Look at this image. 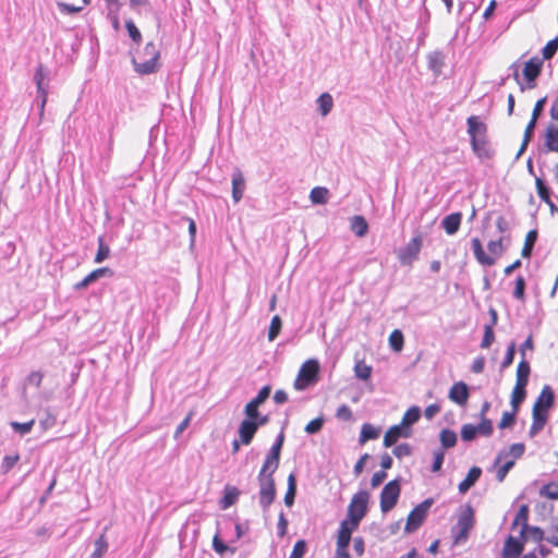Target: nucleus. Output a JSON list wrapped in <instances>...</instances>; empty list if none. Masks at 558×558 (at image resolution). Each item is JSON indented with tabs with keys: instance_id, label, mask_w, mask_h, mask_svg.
<instances>
[{
	"instance_id": "obj_1",
	"label": "nucleus",
	"mask_w": 558,
	"mask_h": 558,
	"mask_svg": "<svg viewBox=\"0 0 558 558\" xmlns=\"http://www.w3.org/2000/svg\"><path fill=\"white\" fill-rule=\"evenodd\" d=\"M466 125L473 153L478 158H490L492 151L488 147L487 125L477 116L469 117Z\"/></svg>"
},
{
	"instance_id": "obj_2",
	"label": "nucleus",
	"mask_w": 558,
	"mask_h": 558,
	"mask_svg": "<svg viewBox=\"0 0 558 558\" xmlns=\"http://www.w3.org/2000/svg\"><path fill=\"white\" fill-rule=\"evenodd\" d=\"M160 51L157 46L149 41L145 45L137 60H133L135 70L141 74H150L159 69Z\"/></svg>"
},
{
	"instance_id": "obj_3",
	"label": "nucleus",
	"mask_w": 558,
	"mask_h": 558,
	"mask_svg": "<svg viewBox=\"0 0 558 558\" xmlns=\"http://www.w3.org/2000/svg\"><path fill=\"white\" fill-rule=\"evenodd\" d=\"M318 361L313 359L305 361L293 381L294 389L301 391L315 384L318 380Z\"/></svg>"
},
{
	"instance_id": "obj_4",
	"label": "nucleus",
	"mask_w": 558,
	"mask_h": 558,
	"mask_svg": "<svg viewBox=\"0 0 558 558\" xmlns=\"http://www.w3.org/2000/svg\"><path fill=\"white\" fill-rule=\"evenodd\" d=\"M368 500L369 494L366 490L354 494L349 504L348 519L345 520L352 522L353 525H359L367 512Z\"/></svg>"
},
{
	"instance_id": "obj_5",
	"label": "nucleus",
	"mask_w": 558,
	"mask_h": 558,
	"mask_svg": "<svg viewBox=\"0 0 558 558\" xmlns=\"http://www.w3.org/2000/svg\"><path fill=\"white\" fill-rule=\"evenodd\" d=\"M258 483L259 504L264 509H267L276 498L274 473L264 472V469H260L258 473Z\"/></svg>"
},
{
	"instance_id": "obj_6",
	"label": "nucleus",
	"mask_w": 558,
	"mask_h": 558,
	"mask_svg": "<svg viewBox=\"0 0 558 558\" xmlns=\"http://www.w3.org/2000/svg\"><path fill=\"white\" fill-rule=\"evenodd\" d=\"M474 524V510L470 505H468L461 510L458 517V533L456 535V542L459 543L465 541L469 537L470 532L473 530Z\"/></svg>"
},
{
	"instance_id": "obj_7",
	"label": "nucleus",
	"mask_w": 558,
	"mask_h": 558,
	"mask_svg": "<svg viewBox=\"0 0 558 558\" xmlns=\"http://www.w3.org/2000/svg\"><path fill=\"white\" fill-rule=\"evenodd\" d=\"M433 504L432 499H426L417 505L408 515L404 531L412 533L416 531L425 521L428 510Z\"/></svg>"
},
{
	"instance_id": "obj_8",
	"label": "nucleus",
	"mask_w": 558,
	"mask_h": 558,
	"mask_svg": "<svg viewBox=\"0 0 558 558\" xmlns=\"http://www.w3.org/2000/svg\"><path fill=\"white\" fill-rule=\"evenodd\" d=\"M401 492L400 484L397 480L388 482L380 493V510L386 513L390 511L399 499Z\"/></svg>"
},
{
	"instance_id": "obj_9",
	"label": "nucleus",
	"mask_w": 558,
	"mask_h": 558,
	"mask_svg": "<svg viewBox=\"0 0 558 558\" xmlns=\"http://www.w3.org/2000/svg\"><path fill=\"white\" fill-rule=\"evenodd\" d=\"M423 245L422 234L417 233L410 242L399 252L398 258L401 264L411 266L417 259Z\"/></svg>"
},
{
	"instance_id": "obj_10",
	"label": "nucleus",
	"mask_w": 558,
	"mask_h": 558,
	"mask_svg": "<svg viewBox=\"0 0 558 558\" xmlns=\"http://www.w3.org/2000/svg\"><path fill=\"white\" fill-rule=\"evenodd\" d=\"M269 421L268 416H263L259 422H253L251 420H243L239 427V438L242 445H250L259 426L267 424Z\"/></svg>"
},
{
	"instance_id": "obj_11",
	"label": "nucleus",
	"mask_w": 558,
	"mask_h": 558,
	"mask_svg": "<svg viewBox=\"0 0 558 558\" xmlns=\"http://www.w3.org/2000/svg\"><path fill=\"white\" fill-rule=\"evenodd\" d=\"M284 435L280 433L276 442L271 446L262 469L264 472L275 473L279 466L280 452L283 445Z\"/></svg>"
},
{
	"instance_id": "obj_12",
	"label": "nucleus",
	"mask_w": 558,
	"mask_h": 558,
	"mask_svg": "<svg viewBox=\"0 0 558 558\" xmlns=\"http://www.w3.org/2000/svg\"><path fill=\"white\" fill-rule=\"evenodd\" d=\"M469 397V387L464 381L454 383L449 390V399L459 405H465Z\"/></svg>"
},
{
	"instance_id": "obj_13",
	"label": "nucleus",
	"mask_w": 558,
	"mask_h": 558,
	"mask_svg": "<svg viewBox=\"0 0 558 558\" xmlns=\"http://www.w3.org/2000/svg\"><path fill=\"white\" fill-rule=\"evenodd\" d=\"M112 277L113 271L112 269L108 267H100L97 269H94L92 272H89L87 276H85L81 281L75 283L74 288L76 290H83L86 289L90 283L95 282L96 280L102 278V277Z\"/></svg>"
},
{
	"instance_id": "obj_14",
	"label": "nucleus",
	"mask_w": 558,
	"mask_h": 558,
	"mask_svg": "<svg viewBox=\"0 0 558 558\" xmlns=\"http://www.w3.org/2000/svg\"><path fill=\"white\" fill-rule=\"evenodd\" d=\"M532 417H533V422L530 427V436L534 437L536 434H538L544 428V426L548 420V411H545L544 409L538 408L533 404Z\"/></svg>"
},
{
	"instance_id": "obj_15",
	"label": "nucleus",
	"mask_w": 558,
	"mask_h": 558,
	"mask_svg": "<svg viewBox=\"0 0 558 558\" xmlns=\"http://www.w3.org/2000/svg\"><path fill=\"white\" fill-rule=\"evenodd\" d=\"M471 246L474 257L478 264L483 266H493L496 264V258L485 253L482 242L478 238H473L471 240Z\"/></svg>"
},
{
	"instance_id": "obj_16",
	"label": "nucleus",
	"mask_w": 558,
	"mask_h": 558,
	"mask_svg": "<svg viewBox=\"0 0 558 558\" xmlns=\"http://www.w3.org/2000/svg\"><path fill=\"white\" fill-rule=\"evenodd\" d=\"M543 60L538 57L531 58L525 62L523 68V76L527 83L534 82L541 74Z\"/></svg>"
},
{
	"instance_id": "obj_17",
	"label": "nucleus",
	"mask_w": 558,
	"mask_h": 558,
	"mask_svg": "<svg viewBox=\"0 0 558 558\" xmlns=\"http://www.w3.org/2000/svg\"><path fill=\"white\" fill-rule=\"evenodd\" d=\"M427 66L434 73L435 76H439L442 73L445 66V53L440 50L432 51L427 54Z\"/></svg>"
},
{
	"instance_id": "obj_18",
	"label": "nucleus",
	"mask_w": 558,
	"mask_h": 558,
	"mask_svg": "<svg viewBox=\"0 0 558 558\" xmlns=\"http://www.w3.org/2000/svg\"><path fill=\"white\" fill-rule=\"evenodd\" d=\"M523 541L517 539L513 536H509L502 549L504 558H518L523 551Z\"/></svg>"
},
{
	"instance_id": "obj_19",
	"label": "nucleus",
	"mask_w": 558,
	"mask_h": 558,
	"mask_svg": "<svg viewBox=\"0 0 558 558\" xmlns=\"http://www.w3.org/2000/svg\"><path fill=\"white\" fill-rule=\"evenodd\" d=\"M357 526L359 525H353L352 522L350 521L343 520L338 531L337 546L349 547V544L351 542V534L354 530L357 529Z\"/></svg>"
},
{
	"instance_id": "obj_20",
	"label": "nucleus",
	"mask_w": 558,
	"mask_h": 558,
	"mask_svg": "<svg viewBox=\"0 0 558 558\" xmlns=\"http://www.w3.org/2000/svg\"><path fill=\"white\" fill-rule=\"evenodd\" d=\"M410 430L407 428H403L401 425H393L391 426L384 436V446L386 448L391 447L395 445L400 437H409Z\"/></svg>"
},
{
	"instance_id": "obj_21",
	"label": "nucleus",
	"mask_w": 558,
	"mask_h": 558,
	"mask_svg": "<svg viewBox=\"0 0 558 558\" xmlns=\"http://www.w3.org/2000/svg\"><path fill=\"white\" fill-rule=\"evenodd\" d=\"M481 474H482V470L481 468L478 466H472L465 478L460 482L458 488H459V492L461 494H465L476 482L477 480L481 477Z\"/></svg>"
},
{
	"instance_id": "obj_22",
	"label": "nucleus",
	"mask_w": 558,
	"mask_h": 558,
	"mask_svg": "<svg viewBox=\"0 0 558 558\" xmlns=\"http://www.w3.org/2000/svg\"><path fill=\"white\" fill-rule=\"evenodd\" d=\"M462 221L461 213H453L446 216L442 220V227L447 234L452 235L458 232Z\"/></svg>"
},
{
	"instance_id": "obj_23",
	"label": "nucleus",
	"mask_w": 558,
	"mask_h": 558,
	"mask_svg": "<svg viewBox=\"0 0 558 558\" xmlns=\"http://www.w3.org/2000/svg\"><path fill=\"white\" fill-rule=\"evenodd\" d=\"M555 395L553 389L549 386H545L539 396L537 397L536 401L534 402V405L544 409L545 411H548L549 408L554 404Z\"/></svg>"
},
{
	"instance_id": "obj_24",
	"label": "nucleus",
	"mask_w": 558,
	"mask_h": 558,
	"mask_svg": "<svg viewBox=\"0 0 558 558\" xmlns=\"http://www.w3.org/2000/svg\"><path fill=\"white\" fill-rule=\"evenodd\" d=\"M245 190V180L241 171L232 175V197L235 203L240 202Z\"/></svg>"
},
{
	"instance_id": "obj_25",
	"label": "nucleus",
	"mask_w": 558,
	"mask_h": 558,
	"mask_svg": "<svg viewBox=\"0 0 558 558\" xmlns=\"http://www.w3.org/2000/svg\"><path fill=\"white\" fill-rule=\"evenodd\" d=\"M527 520H529V508L527 506L523 505L519 509L518 513L515 514V518L512 522V527L514 529L518 525H522L520 530V536L522 538H525V532L527 530Z\"/></svg>"
},
{
	"instance_id": "obj_26",
	"label": "nucleus",
	"mask_w": 558,
	"mask_h": 558,
	"mask_svg": "<svg viewBox=\"0 0 558 558\" xmlns=\"http://www.w3.org/2000/svg\"><path fill=\"white\" fill-rule=\"evenodd\" d=\"M545 146L548 150L558 153V126L549 125L545 134Z\"/></svg>"
},
{
	"instance_id": "obj_27",
	"label": "nucleus",
	"mask_w": 558,
	"mask_h": 558,
	"mask_svg": "<svg viewBox=\"0 0 558 558\" xmlns=\"http://www.w3.org/2000/svg\"><path fill=\"white\" fill-rule=\"evenodd\" d=\"M240 495V490L234 486H227L225 489V495L220 500L221 509H228L232 505L235 504Z\"/></svg>"
},
{
	"instance_id": "obj_28",
	"label": "nucleus",
	"mask_w": 558,
	"mask_h": 558,
	"mask_svg": "<svg viewBox=\"0 0 558 558\" xmlns=\"http://www.w3.org/2000/svg\"><path fill=\"white\" fill-rule=\"evenodd\" d=\"M380 430L372 424L365 423L362 425L359 442L364 445L366 441L377 439Z\"/></svg>"
},
{
	"instance_id": "obj_29",
	"label": "nucleus",
	"mask_w": 558,
	"mask_h": 558,
	"mask_svg": "<svg viewBox=\"0 0 558 558\" xmlns=\"http://www.w3.org/2000/svg\"><path fill=\"white\" fill-rule=\"evenodd\" d=\"M531 373V367L529 362L525 359H522L517 367V385L526 386L529 381V376Z\"/></svg>"
},
{
	"instance_id": "obj_30",
	"label": "nucleus",
	"mask_w": 558,
	"mask_h": 558,
	"mask_svg": "<svg viewBox=\"0 0 558 558\" xmlns=\"http://www.w3.org/2000/svg\"><path fill=\"white\" fill-rule=\"evenodd\" d=\"M329 191L323 186L312 189L310 199L313 204L325 205L328 202Z\"/></svg>"
},
{
	"instance_id": "obj_31",
	"label": "nucleus",
	"mask_w": 558,
	"mask_h": 558,
	"mask_svg": "<svg viewBox=\"0 0 558 558\" xmlns=\"http://www.w3.org/2000/svg\"><path fill=\"white\" fill-rule=\"evenodd\" d=\"M525 387L523 385H514L511 393V407L514 411H519L520 404L523 402L526 396Z\"/></svg>"
},
{
	"instance_id": "obj_32",
	"label": "nucleus",
	"mask_w": 558,
	"mask_h": 558,
	"mask_svg": "<svg viewBox=\"0 0 558 558\" xmlns=\"http://www.w3.org/2000/svg\"><path fill=\"white\" fill-rule=\"evenodd\" d=\"M351 230L357 236H364L368 231V223L363 216H354L351 220Z\"/></svg>"
},
{
	"instance_id": "obj_33",
	"label": "nucleus",
	"mask_w": 558,
	"mask_h": 558,
	"mask_svg": "<svg viewBox=\"0 0 558 558\" xmlns=\"http://www.w3.org/2000/svg\"><path fill=\"white\" fill-rule=\"evenodd\" d=\"M296 495V477L294 474H290L288 476V488L284 495V504L288 507H291L294 502V498Z\"/></svg>"
},
{
	"instance_id": "obj_34",
	"label": "nucleus",
	"mask_w": 558,
	"mask_h": 558,
	"mask_svg": "<svg viewBox=\"0 0 558 558\" xmlns=\"http://www.w3.org/2000/svg\"><path fill=\"white\" fill-rule=\"evenodd\" d=\"M421 411L417 407L410 408L403 415L401 426L407 428L420 420Z\"/></svg>"
},
{
	"instance_id": "obj_35",
	"label": "nucleus",
	"mask_w": 558,
	"mask_h": 558,
	"mask_svg": "<svg viewBox=\"0 0 558 558\" xmlns=\"http://www.w3.org/2000/svg\"><path fill=\"white\" fill-rule=\"evenodd\" d=\"M536 239H537V231L536 230H531V231L527 232V234L525 236V240H524V244H523L522 251H521V255L523 257L529 258L531 256L533 246H534V244L536 242Z\"/></svg>"
},
{
	"instance_id": "obj_36",
	"label": "nucleus",
	"mask_w": 558,
	"mask_h": 558,
	"mask_svg": "<svg viewBox=\"0 0 558 558\" xmlns=\"http://www.w3.org/2000/svg\"><path fill=\"white\" fill-rule=\"evenodd\" d=\"M373 368L364 361H357L354 365V374L362 380H368L372 376Z\"/></svg>"
},
{
	"instance_id": "obj_37",
	"label": "nucleus",
	"mask_w": 558,
	"mask_h": 558,
	"mask_svg": "<svg viewBox=\"0 0 558 558\" xmlns=\"http://www.w3.org/2000/svg\"><path fill=\"white\" fill-rule=\"evenodd\" d=\"M389 345L395 352H400L404 345V337L401 330L395 329L389 336Z\"/></svg>"
},
{
	"instance_id": "obj_38",
	"label": "nucleus",
	"mask_w": 558,
	"mask_h": 558,
	"mask_svg": "<svg viewBox=\"0 0 558 558\" xmlns=\"http://www.w3.org/2000/svg\"><path fill=\"white\" fill-rule=\"evenodd\" d=\"M317 104H318V107H319V110H320V113L322 116H327L332 107H333V100H332V97L330 94L328 93H324L322 94L318 99H317Z\"/></svg>"
},
{
	"instance_id": "obj_39",
	"label": "nucleus",
	"mask_w": 558,
	"mask_h": 558,
	"mask_svg": "<svg viewBox=\"0 0 558 558\" xmlns=\"http://www.w3.org/2000/svg\"><path fill=\"white\" fill-rule=\"evenodd\" d=\"M98 250L95 255L94 262L99 264L102 263L110 256V247L105 243L104 236H98Z\"/></svg>"
},
{
	"instance_id": "obj_40",
	"label": "nucleus",
	"mask_w": 558,
	"mask_h": 558,
	"mask_svg": "<svg viewBox=\"0 0 558 558\" xmlns=\"http://www.w3.org/2000/svg\"><path fill=\"white\" fill-rule=\"evenodd\" d=\"M535 184H536V191H537L539 198L543 202H545L547 205H549L550 207H554V203L550 199L549 189L546 186L544 181L539 178H536Z\"/></svg>"
},
{
	"instance_id": "obj_41",
	"label": "nucleus",
	"mask_w": 558,
	"mask_h": 558,
	"mask_svg": "<svg viewBox=\"0 0 558 558\" xmlns=\"http://www.w3.org/2000/svg\"><path fill=\"white\" fill-rule=\"evenodd\" d=\"M35 424V420H31L25 423H19L15 421L10 422V426L13 429L15 434H19L21 436H24L26 434H29L33 429V426Z\"/></svg>"
},
{
	"instance_id": "obj_42",
	"label": "nucleus",
	"mask_w": 558,
	"mask_h": 558,
	"mask_svg": "<svg viewBox=\"0 0 558 558\" xmlns=\"http://www.w3.org/2000/svg\"><path fill=\"white\" fill-rule=\"evenodd\" d=\"M95 549L92 554V558H102V556L108 550V542L106 539L105 534H101L96 541H95Z\"/></svg>"
},
{
	"instance_id": "obj_43",
	"label": "nucleus",
	"mask_w": 558,
	"mask_h": 558,
	"mask_svg": "<svg viewBox=\"0 0 558 558\" xmlns=\"http://www.w3.org/2000/svg\"><path fill=\"white\" fill-rule=\"evenodd\" d=\"M541 496H543L547 499L557 500L558 499V481L545 484L541 488Z\"/></svg>"
},
{
	"instance_id": "obj_44",
	"label": "nucleus",
	"mask_w": 558,
	"mask_h": 558,
	"mask_svg": "<svg viewBox=\"0 0 558 558\" xmlns=\"http://www.w3.org/2000/svg\"><path fill=\"white\" fill-rule=\"evenodd\" d=\"M440 441L444 448H452L457 444V434L451 429L440 432Z\"/></svg>"
},
{
	"instance_id": "obj_45",
	"label": "nucleus",
	"mask_w": 558,
	"mask_h": 558,
	"mask_svg": "<svg viewBox=\"0 0 558 558\" xmlns=\"http://www.w3.org/2000/svg\"><path fill=\"white\" fill-rule=\"evenodd\" d=\"M90 0H81L80 4H71L65 2H59L58 7L60 8L61 12L63 13H77L81 12L84 7L89 4Z\"/></svg>"
},
{
	"instance_id": "obj_46",
	"label": "nucleus",
	"mask_w": 558,
	"mask_h": 558,
	"mask_svg": "<svg viewBox=\"0 0 558 558\" xmlns=\"http://www.w3.org/2000/svg\"><path fill=\"white\" fill-rule=\"evenodd\" d=\"M258 407L257 404L253 403V402H247L246 405H245V409H244V413H245V420H251L253 422H259L260 418H263L264 415H262L258 411Z\"/></svg>"
},
{
	"instance_id": "obj_47",
	"label": "nucleus",
	"mask_w": 558,
	"mask_h": 558,
	"mask_svg": "<svg viewBox=\"0 0 558 558\" xmlns=\"http://www.w3.org/2000/svg\"><path fill=\"white\" fill-rule=\"evenodd\" d=\"M517 413H518V411H514L513 409L511 412H508V411L504 412L502 416L498 423V427L500 429L512 427L515 423Z\"/></svg>"
},
{
	"instance_id": "obj_48",
	"label": "nucleus",
	"mask_w": 558,
	"mask_h": 558,
	"mask_svg": "<svg viewBox=\"0 0 558 558\" xmlns=\"http://www.w3.org/2000/svg\"><path fill=\"white\" fill-rule=\"evenodd\" d=\"M282 322L278 315L271 318L270 326L268 329V340L274 341L281 330Z\"/></svg>"
},
{
	"instance_id": "obj_49",
	"label": "nucleus",
	"mask_w": 558,
	"mask_h": 558,
	"mask_svg": "<svg viewBox=\"0 0 558 558\" xmlns=\"http://www.w3.org/2000/svg\"><path fill=\"white\" fill-rule=\"evenodd\" d=\"M525 287H526L525 279L522 276H519L515 279L514 290H513V296L517 300L522 301V302L525 300Z\"/></svg>"
},
{
	"instance_id": "obj_50",
	"label": "nucleus",
	"mask_w": 558,
	"mask_h": 558,
	"mask_svg": "<svg viewBox=\"0 0 558 558\" xmlns=\"http://www.w3.org/2000/svg\"><path fill=\"white\" fill-rule=\"evenodd\" d=\"M494 341H495V333H494L493 325H486L484 327V335H483V339L481 342V348L488 349L493 344Z\"/></svg>"
},
{
	"instance_id": "obj_51",
	"label": "nucleus",
	"mask_w": 558,
	"mask_h": 558,
	"mask_svg": "<svg viewBox=\"0 0 558 558\" xmlns=\"http://www.w3.org/2000/svg\"><path fill=\"white\" fill-rule=\"evenodd\" d=\"M125 28L134 43L140 44L142 41V34L132 20L125 22Z\"/></svg>"
},
{
	"instance_id": "obj_52",
	"label": "nucleus",
	"mask_w": 558,
	"mask_h": 558,
	"mask_svg": "<svg viewBox=\"0 0 558 558\" xmlns=\"http://www.w3.org/2000/svg\"><path fill=\"white\" fill-rule=\"evenodd\" d=\"M558 50V41L554 38L549 40L542 50L543 59L550 60Z\"/></svg>"
},
{
	"instance_id": "obj_53",
	"label": "nucleus",
	"mask_w": 558,
	"mask_h": 558,
	"mask_svg": "<svg viewBox=\"0 0 558 558\" xmlns=\"http://www.w3.org/2000/svg\"><path fill=\"white\" fill-rule=\"evenodd\" d=\"M487 248L492 255H494L496 257L501 256L505 251L502 238H499L498 240L489 241L487 244Z\"/></svg>"
},
{
	"instance_id": "obj_54",
	"label": "nucleus",
	"mask_w": 558,
	"mask_h": 558,
	"mask_svg": "<svg viewBox=\"0 0 558 558\" xmlns=\"http://www.w3.org/2000/svg\"><path fill=\"white\" fill-rule=\"evenodd\" d=\"M477 428L476 426L472 425V424H464L462 427H461V438L462 440L464 441H471L473 440L475 437H476V434H477Z\"/></svg>"
},
{
	"instance_id": "obj_55",
	"label": "nucleus",
	"mask_w": 558,
	"mask_h": 558,
	"mask_svg": "<svg viewBox=\"0 0 558 558\" xmlns=\"http://www.w3.org/2000/svg\"><path fill=\"white\" fill-rule=\"evenodd\" d=\"M478 434L490 436L494 432L493 422L487 417H481V423L476 426Z\"/></svg>"
},
{
	"instance_id": "obj_56",
	"label": "nucleus",
	"mask_w": 558,
	"mask_h": 558,
	"mask_svg": "<svg viewBox=\"0 0 558 558\" xmlns=\"http://www.w3.org/2000/svg\"><path fill=\"white\" fill-rule=\"evenodd\" d=\"M306 551V542L304 539L298 541L290 554L289 558H303Z\"/></svg>"
},
{
	"instance_id": "obj_57",
	"label": "nucleus",
	"mask_w": 558,
	"mask_h": 558,
	"mask_svg": "<svg viewBox=\"0 0 558 558\" xmlns=\"http://www.w3.org/2000/svg\"><path fill=\"white\" fill-rule=\"evenodd\" d=\"M514 354H515V343L511 342L508 345L506 355H505V357H504V360L501 362V367L502 368H507V367H509L513 363Z\"/></svg>"
},
{
	"instance_id": "obj_58",
	"label": "nucleus",
	"mask_w": 558,
	"mask_h": 558,
	"mask_svg": "<svg viewBox=\"0 0 558 558\" xmlns=\"http://www.w3.org/2000/svg\"><path fill=\"white\" fill-rule=\"evenodd\" d=\"M270 391H271L270 386H264L258 391L257 396L251 400V402H253V403H255L257 405L263 404L268 399V397L270 395Z\"/></svg>"
},
{
	"instance_id": "obj_59",
	"label": "nucleus",
	"mask_w": 558,
	"mask_h": 558,
	"mask_svg": "<svg viewBox=\"0 0 558 558\" xmlns=\"http://www.w3.org/2000/svg\"><path fill=\"white\" fill-rule=\"evenodd\" d=\"M323 424H324V420L322 417H317V418L310 421L306 424L304 429L307 434H315L322 429Z\"/></svg>"
},
{
	"instance_id": "obj_60",
	"label": "nucleus",
	"mask_w": 558,
	"mask_h": 558,
	"mask_svg": "<svg viewBox=\"0 0 558 558\" xmlns=\"http://www.w3.org/2000/svg\"><path fill=\"white\" fill-rule=\"evenodd\" d=\"M513 465H514V460H509L498 468L497 473H496V477H497L498 482H502L505 480L508 472L512 469Z\"/></svg>"
},
{
	"instance_id": "obj_61",
	"label": "nucleus",
	"mask_w": 558,
	"mask_h": 558,
	"mask_svg": "<svg viewBox=\"0 0 558 558\" xmlns=\"http://www.w3.org/2000/svg\"><path fill=\"white\" fill-rule=\"evenodd\" d=\"M19 456H5L2 460L1 469L3 473L9 472L17 462Z\"/></svg>"
},
{
	"instance_id": "obj_62",
	"label": "nucleus",
	"mask_w": 558,
	"mask_h": 558,
	"mask_svg": "<svg viewBox=\"0 0 558 558\" xmlns=\"http://www.w3.org/2000/svg\"><path fill=\"white\" fill-rule=\"evenodd\" d=\"M336 416L342 421H350L352 418V411L347 404H342L338 408Z\"/></svg>"
},
{
	"instance_id": "obj_63",
	"label": "nucleus",
	"mask_w": 558,
	"mask_h": 558,
	"mask_svg": "<svg viewBox=\"0 0 558 558\" xmlns=\"http://www.w3.org/2000/svg\"><path fill=\"white\" fill-rule=\"evenodd\" d=\"M445 459V452L444 450H438L434 453V463L432 465L433 472H438L441 469V465L444 463Z\"/></svg>"
},
{
	"instance_id": "obj_64",
	"label": "nucleus",
	"mask_w": 558,
	"mask_h": 558,
	"mask_svg": "<svg viewBox=\"0 0 558 558\" xmlns=\"http://www.w3.org/2000/svg\"><path fill=\"white\" fill-rule=\"evenodd\" d=\"M411 452V447L408 444L398 445L393 449V454L398 458L408 457Z\"/></svg>"
}]
</instances>
